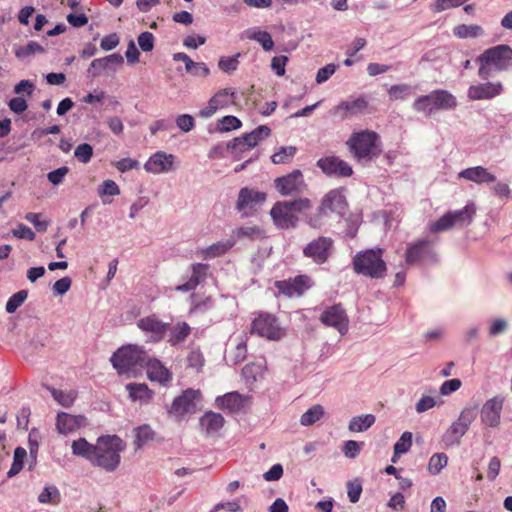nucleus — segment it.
Here are the masks:
<instances>
[{"label": "nucleus", "instance_id": "obj_1", "mask_svg": "<svg viewBox=\"0 0 512 512\" xmlns=\"http://www.w3.org/2000/svg\"><path fill=\"white\" fill-rule=\"evenodd\" d=\"M125 447V443L117 435L101 436L97 439L91 464L107 472H113L120 464V453L125 450Z\"/></svg>", "mask_w": 512, "mask_h": 512}, {"label": "nucleus", "instance_id": "obj_2", "mask_svg": "<svg viewBox=\"0 0 512 512\" xmlns=\"http://www.w3.org/2000/svg\"><path fill=\"white\" fill-rule=\"evenodd\" d=\"M347 207L348 203L343 191L341 189H332L324 195L316 212L313 215L307 216L305 221L310 227L319 229L323 225V218L328 213H334L343 217Z\"/></svg>", "mask_w": 512, "mask_h": 512}, {"label": "nucleus", "instance_id": "obj_3", "mask_svg": "<svg viewBox=\"0 0 512 512\" xmlns=\"http://www.w3.org/2000/svg\"><path fill=\"white\" fill-rule=\"evenodd\" d=\"M347 145L358 161H369L381 153L380 138L374 131H361L353 133Z\"/></svg>", "mask_w": 512, "mask_h": 512}, {"label": "nucleus", "instance_id": "obj_4", "mask_svg": "<svg viewBox=\"0 0 512 512\" xmlns=\"http://www.w3.org/2000/svg\"><path fill=\"white\" fill-rule=\"evenodd\" d=\"M457 106V100L447 90H434L428 95L419 96L413 102V109L417 112L431 115L436 110H450Z\"/></svg>", "mask_w": 512, "mask_h": 512}, {"label": "nucleus", "instance_id": "obj_5", "mask_svg": "<svg viewBox=\"0 0 512 512\" xmlns=\"http://www.w3.org/2000/svg\"><path fill=\"white\" fill-rule=\"evenodd\" d=\"M147 355L142 348L127 345L114 352L110 361L119 374H127L136 367H144Z\"/></svg>", "mask_w": 512, "mask_h": 512}, {"label": "nucleus", "instance_id": "obj_6", "mask_svg": "<svg viewBox=\"0 0 512 512\" xmlns=\"http://www.w3.org/2000/svg\"><path fill=\"white\" fill-rule=\"evenodd\" d=\"M356 273L371 278H382L386 272V264L382 260V250H366L359 252L353 259Z\"/></svg>", "mask_w": 512, "mask_h": 512}, {"label": "nucleus", "instance_id": "obj_7", "mask_svg": "<svg viewBox=\"0 0 512 512\" xmlns=\"http://www.w3.org/2000/svg\"><path fill=\"white\" fill-rule=\"evenodd\" d=\"M334 250V240L331 237L318 236L303 248V255L313 263L322 265L332 257Z\"/></svg>", "mask_w": 512, "mask_h": 512}, {"label": "nucleus", "instance_id": "obj_8", "mask_svg": "<svg viewBox=\"0 0 512 512\" xmlns=\"http://www.w3.org/2000/svg\"><path fill=\"white\" fill-rule=\"evenodd\" d=\"M202 394L200 390L186 389L181 395L176 397L169 409V413L176 416H183L185 414H193L201 405Z\"/></svg>", "mask_w": 512, "mask_h": 512}, {"label": "nucleus", "instance_id": "obj_9", "mask_svg": "<svg viewBox=\"0 0 512 512\" xmlns=\"http://www.w3.org/2000/svg\"><path fill=\"white\" fill-rule=\"evenodd\" d=\"M251 333L269 340H280L285 335L276 317L271 314H260L255 318L252 322Z\"/></svg>", "mask_w": 512, "mask_h": 512}, {"label": "nucleus", "instance_id": "obj_10", "mask_svg": "<svg viewBox=\"0 0 512 512\" xmlns=\"http://www.w3.org/2000/svg\"><path fill=\"white\" fill-rule=\"evenodd\" d=\"M477 61L489 63L495 71L506 70L512 64V49L505 44L494 46L479 55Z\"/></svg>", "mask_w": 512, "mask_h": 512}, {"label": "nucleus", "instance_id": "obj_11", "mask_svg": "<svg viewBox=\"0 0 512 512\" xmlns=\"http://www.w3.org/2000/svg\"><path fill=\"white\" fill-rule=\"evenodd\" d=\"M319 320L323 325L334 328L341 335H345L348 332L349 318L341 304L326 307L321 313Z\"/></svg>", "mask_w": 512, "mask_h": 512}, {"label": "nucleus", "instance_id": "obj_12", "mask_svg": "<svg viewBox=\"0 0 512 512\" xmlns=\"http://www.w3.org/2000/svg\"><path fill=\"white\" fill-rule=\"evenodd\" d=\"M434 242L428 239L419 240L408 246L405 260L408 265L419 262H435L436 253L433 249Z\"/></svg>", "mask_w": 512, "mask_h": 512}, {"label": "nucleus", "instance_id": "obj_13", "mask_svg": "<svg viewBox=\"0 0 512 512\" xmlns=\"http://www.w3.org/2000/svg\"><path fill=\"white\" fill-rule=\"evenodd\" d=\"M274 183L275 188L282 196L301 194L307 187L303 174L298 169L285 176L276 178Z\"/></svg>", "mask_w": 512, "mask_h": 512}, {"label": "nucleus", "instance_id": "obj_14", "mask_svg": "<svg viewBox=\"0 0 512 512\" xmlns=\"http://www.w3.org/2000/svg\"><path fill=\"white\" fill-rule=\"evenodd\" d=\"M236 94V91L232 88H224L219 90L214 96L210 98L208 105L198 112L199 117L205 119L210 118L219 109H223L235 104Z\"/></svg>", "mask_w": 512, "mask_h": 512}, {"label": "nucleus", "instance_id": "obj_15", "mask_svg": "<svg viewBox=\"0 0 512 512\" xmlns=\"http://www.w3.org/2000/svg\"><path fill=\"white\" fill-rule=\"evenodd\" d=\"M367 108L368 100L365 96H359L357 98L341 101L330 110V114L338 117L340 120H345L365 113Z\"/></svg>", "mask_w": 512, "mask_h": 512}, {"label": "nucleus", "instance_id": "obj_16", "mask_svg": "<svg viewBox=\"0 0 512 512\" xmlns=\"http://www.w3.org/2000/svg\"><path fill=\"white\" fill-rule=\"evenodd\" d=\"M271 218L274 224L280 229L295 228L299 217L294 215L286 201H278L270 210Z\"/></svg>", "mask_w": 512, "mask_h": 512}, {"label": "nucleus", "instance_id": "obj_17", "mask_svg": "<svg viewBox=\"0 0 512 512\" xmlns=\"http://www.w3.org/2000/svg\"><path fill=\"white\" fill-rule=\"evenodd\" d=\"M316 165L327 176L349 177L353 174L352 167L336 156L320 158Z\"/></svg>", "mask_w": 512, "mask_h": 512}, {"label": "nucleus", "instance_id": "obj_18", "mask_svg": "<svg viewBox=\"0 0 512 512\" xmlns=\"http://www.w3.org/2000/svg\"><path fill=\"white\" fill-rule=\"evenodd\" d=\"M504 398L495 396L488 399L482 406L480 417L483 424L495 428L500 425L501 412L503 409Z\"/></svg>", "mask_w": 512, "mask_h": 512}, {"label": "nucleus", "instance_id": "obj_19", "mask_svg": "<svg viewBox=\"0 0 512 512\" xmlns=\"http://www.w3.org/2000/svg\"><path fill=\"white\" fill-rule=\"evenodd\" d=\"M275 287L287 297L301 296L311 287V279L307 275H298L293 279L276 281Z\"/></svg>", "mask_w": 512, "mask_h": 512}, {"label": "nucleus", "instance_id": "obj_20", "mask_svg": "<svg viewBox=\"0 0 512 512\" xmlns=\"http://www.w3.org/2000/svg\"><path fill=\"white\" fill-rule=\"evenodd\" d=\"M137 326L139 329H141L143 332L149 335V341L159 342L164 338L165 334L167 333L169 323H164L161 320H159L155 315H151L139 319L137 322Z\"/></svg>", "mask_w": 512, "mask_h": 512}, {"label": "nucleus", "instance_id": "obj_21", "mask_svg": "<svg viewBox=\"0 0 512 512\" xmlns=\"http://www.w3.org/2000/svg\"><path fill=\"white\" fill-rule=\"evenodd\" d=\"M86 417L83 415H72L66 412H59L56 417V429L60 434L67 435L86 426Z\"/></svg>", "mask_w": 512, "mask_h": 512}, {"label": "nucleus", "instance_id": "obj_22", "mask_svg": "<svg viewBox=\"0 0 512 512\" xmlns=\"http://www.w3.org/2000/svg\"><path fill=\"white\" fill-rule=\"evenodd\" d=\"M174 155L165 152H156L145 163L144 168L147 172L159 174L173 169Z\"/></svg>", "mask_w": 512, "mask_h": 512}, {"label": "nucleus", "instance_id": "obj_23", "mask_svg": "<svg viewBox=\"0 0 512 512\" xmlns=\"http://www.w3.org/2000/svg\"><path fill=\"white\" fill-rule=\"evenodd\" d=\"M123 62V56L119 53H113L102 58L94 59L87 69L88 77L97 78L104 70L111 69L112 65L121 66Z\"/></svg>", "mask_w": 512, "mask_h": 512}, {"label": "nucleus", "instance_id": "obj_24", "mask_svg": "<svg viewBox=\"0 0 512 512\" xmlns=\"http://www.w3.org/2000/svg\"><path fill=\"white\" fill-rule=\"evenodd\" d=\"M502 91V84L500 82L497 83H481L476 85H471L468 89V97L471 100H485L491 99L497 95H499Z\"/></svg>", "mask_w": 512, "mask_h": 512}, {"label": "nucleus", "instance_id": "obj_25", "mask_svg": "<svg viewBox=\"0 0 512 512\" xmlns=\"http://www.w3.org/2000/svg\"><path fill=\"white\" fill-rule=\"evenodd\" d=\"M266 200V193L255 191L247 187L242 188L238 195L236 208L242 211L246 208L254 209L256 205L262 204Z\"/></svg>", "mask_w": 512, "mask_h": 512}, {"label": "nucleus", "instance_id": "obj_26", "mask_svg": "<svg viewBox=\"0 0 512 512\" xmlns=\"http://www.w3.org/2000/svg\"><path fill=\"white\" fill-rule=\"evenodd\" d=\"M144 367H146L147 375L152 381L167 384L172 379L169 370L158 359H152L149 355H147V361H145Z\"/></svg>", "mask_w": 512, "mask_h": 512}, {"label": "nucleus", "instance_id": "obj_27", "mask_svg": "<svg viewBox=\"0 0 512 512\" xmlns=\"http://www.w3.org/2000/svg\"><path fill=\"white\" fill-rule=\"evenodd\" d=\"M191 269L192 274L189 280L178 285L176 287L177 291L188 292L196 289V287L206 279L209 265L204 263H194L191 265Z\"/></svg>", "mask_w": 512, "mask_h": 512}, {"label": "nucleus", "instance_id": "obj_28", "mask_svg": "<svg viewBox=\"0 0 512 512\" xmlns=\"http://www.w3.org/2000/svg\"><path fill=\"white\" fill-rule=\"evenodd\" d=\"M224 417L220 413L207 411L199 421L201 430L209 436L215 435L223 427Z\"/></svg>", "mask_w": 512, "mask_h": 512}, {"label": "nucleus", "instance_id": "obj_29", "mask_svg": "<svg viewBox=\"0 0 512 512\" xmlns=\"http://www.w3.org/2000/svg\"><path fill=\"white\" fill-rule=\"evenodd\" d=\"M450 219L452 221L453 228H464L473 221V217L476 213L474 203H468L464 208L460 210L448 211Z\"/></svg>", "mask_w": 512, "mask_h": 512}, {"label": "nucleus", "instance_id": "obj_30", "mask_svg": "<svg viewBox=\"0 0 512 512\" xmlns=\"http://www.w3.org/2000/svg\"><path fill=\"white\" fill-rule=\"evenodd\" d=\"M459 177L477 184L492 183L496 180L495 175L482 166L464 169L459 173Z\"/></svg>", "mask_w": 512, "mask_h": 512}, {"label": "nucleus", "instance_id": "obj_31", "mask_svg": "<svg viewBox=\"0 0 512 512\" xmlns=\"http://www.w3.org/2000/svg\"><path fill=\"white\" fill-rule=\"evenodd\" d=\"M216 405L221 409H227L230 412L239 411L244 405V397L238 392H229L216 398Z\"/></svg>", "mask_w": 512, "mask_h": 512}, {"label": "nucleus", "instance_id": "obj_32", "mask_svg": "<svg viewBox=\"0 0 512 512\" xmlns=\"http://www.w3.org/2000/svg\"><path fill=\"white\" fill-rule=\"evenodd\" d=\"M167 342L171 346H176L186 340L191 333V327L186 322H178L167 329Z\"/></svg>", "mask_w": 512, "mask_h": 512}, {"label": "nucleus", "instance_id": "obj_33", "mask_svg": "<svg viewBox=\"0 0 512 512\" xmlns=\"http://www.w3.org/2000/svg\"><path fill=\"white\" fill-rule=\"evenodd\" d=\"M72 454L80 456L92 463L96 451V444H90L85 438H79L72 442Z\"/></svg>", "mask_w": 512, "mask_h": 512}, {"label": "nucleus", "instance_id": "obj_34", "mask_svg": "<svg viewBox=\"0 0 512 512\" xmlns=\"http://www.w3.org/2000/svg\"><path fill=\"white\" fill-rule=\"evenodd\" d=\"M468 428L459 423L457 420L451 424L443 435V442L447 446L460 444V439L466 434Z\"/></svg>", "mask_w": 512, "mask_h": 512}, {"label": "nucleus", "instance_id": "obj_35", "mask_svg": "<svg viewBox=\"0 0 512 512\" xmlns=\"http://www.w3.org/2000/svg\"><path fill=\"white\" fill-rule=\"evenodd\" d=\"M235 245L234 239L214 243L201 251L204 259H211L223 255Z\"/></svg>", "mask_w": 512, "mask_h": 512}, {"label": "nucleus", "instance_id": "obj_36", "mask_svg": "<svg viewBox=\"0 0 512 512\" xmlns=\"http://www.w3.org/2000/svg\"><path fill=\"white\" fill-rule=\"evenodd\" d=\"M453 34L460 39L478 38L484 35V29L478 24H461L454 27Z\"/></svg>", "mask_w": 512, "mask_h": 512}, {"label": "nucleus", "instance_id": "obj_37", "mask_svg": "<svg viewBox=\"0 0 512 512\" xmlns=\"http://www.w3.org/2000/svg\"><path fill=\"white\" fill-rule=\"evenodd\" d=\"M375 420L376 418L373 414L356 416L350 420L348 429L351 432H364L375 423Z\"/></svg>", "mask_w": 512, "mask_h": 512}, {"label": "nucleus", "instance_id": "obj_38", "mask_svg": "<svg viewBox=\"0 0 512 512\" xmlns=\"http://www.w3.org/2000/svg\"><path fill=\"white\" fill-rule=\"evenodd\" d=\"M264 237V233L262 229L258 226H245L239 227L233 230L231 239H234L235 242L239 239L248 238L250 240L261 239Z\"/></svg>", "mask_w": 512, "mask_h": 512}, {"label": "nucleus", "instance_id": "obj_39", "mask_svg": "<svg viewBox=\"0 0 512 512\" xmlns=\"http://www.w3.org/2000/svg\"><path fill=\"white\" fill-rule=\"evenodd\" d=\"M129 396L132 400L146 402L151 397V391L148 386L143 383H129L126 385Z\"/></svg>", "mask_w": 512, "mask_h": 512}, {"label": "nucleus", "instance_id": "obj_40", "mask_svg": "<svg viewBox=\"0 0 512 512\" xmlns=\"http://www.w3.org/2000/svg\"><path fill=\"white\" fill-rule=\"evenodd\" d=\"M271 134V129L266 125H260L250 133L243 135V139L248 142V146L254 148L258 143L266 139Z\"/></svg>", "mask_w": 512, "mask_h": 512}, {"label": "nucleus", "instance_id": "obj_41", "mask_svg": "<svg viewBox=\"0 0 512 512\" xmlns=\"http://www.w3.org/2000/svg\"><path fill=\"white\" fill-rule=\"evenodd\" d=\"M324 414L325 410L323 406L315 404L302 414L300 423L302 426H311L319 421L324 416Z\"/></svg>", "mask_w": 512, "mask_h": 512}, {"label": "nucleus", "instance_id": "obj_42", "mask_svg": "<svg viewBox=\"0 0 512 512\" xmlns=\"http://www.w3.org/2000/svg\"><path fill=\"white\" fill-rule=\"evenodd\" d=\"M388 97L391 101L406 100L414 94L413 88L408 84L392 85L388 91Z\"/></svg>", "mask_w": 512, "mask_h": 512}, {"label": "nucleus", "instance_id": "obj_43", "mask_svg": "<svg viewBox=\"0 0 512 512\" xmlns=\"http://www.w3.org/2000/svg\"><path fill=\"white\" fill-rule=\"evenodd\" d=\"M55 401L63 407H70L73 405L76 399V393L74 391H63L52 387H46Z\"/></svg>", "mask_w": 512, "mask_h": 512}, {"label": "nucleus", "instance_id": "obj_44", "mask_svg": "<svg viewBox=\"0 0 512 512\" xmlns=\"http://www.w3.org/2000/svg\"><path fill=\"white\" fill-rule=\"evenodd\" d=\"M412 446V433L404 432L398 439V441L394 444V455L392 457V462L397 461V457L408 452L410 447Z\"/></svg>", "mask_w": 512, "mask_h": 512}, {"label": "nucleus", "instance_id": "obj_45", "mask_svg": "<svg viewBox=\"0 0 512 512\" xmlns=\"http://www.w3.org/2000/svg\"><path fill=\"white\" fill-rule=\"evenodd\" d=\"M38 501L42 504L56 505L60 502V492L55 485H47L38 495Z\"/></svg>", "mask_w": 512, "mask_h": 512}, {"label": "nucleus", "instance_id": "obj_46", "mask_svg": "<svg viewBox=\"0 0 512 512\" xmlns=\"http://www.w3.org/2000/svg\"><path fill=\"white\" fill-rule=\"evenodd\" d=\"M226 149L234 155L235 160L241 158L240 154L251 150V146H248V142L241 137H236L233 140L226 143Z\"/></svg>", "mask_w": 512, "mask_h": 512}, {"label": "nucleus", "instance_id": "obj_47", "mask_svg": "<svg viewBox=\"0 0 512 512\" xmlns=\"http://www.w3.org/2000/svg\"><path fill=\"white\" fill-rule=\"evenodd\" d=\"M26 450L22 447H17L14 451L13 463L7 473L8 478L17 475L23 468L24 459L26 458Z\"/></svg>", "mask_w": 512, "mask_h": 512}, {"label": "nucleus", "instance_id": "obj_48", "mask_svg": "<svg viewBox=\"0 0 512 512\" xmlns=\"http://www.w3.org/2000/svg\"><path fill=\"white\" fill-rule=\"evenodd\" d=\"M44 48L36 41H29L26 45L20 46L15 50V55L19 59H26L36 53H43Z\"/></svg>", "mask_w": 512, "mask_h": 512}, {"label": "nucleus", "instance_id": "obj_49", "mask_svg": "<svg viewBox=\"0 0 512 512\" xmlns=\"http://www.w3.org/2000/svg\"><path fill=\"white\" fill-rule=\"evenodd\" d=\"M263 375V367L261 364L249 363L246 364L242 369V376L247 383H253L257 381L259 377Z\"/></svg>", "mask_w": 512, "mask_h": 512}, {"label": "nucleus", "instance_id": "obj_50", "mask_svg": "<svg viewBox=\"0 0 512 512\" xmlns=\"http://www.w3.org/2000/svg\"><path fill=\"white\" fill-rule=\"evenodd\" d=\"M296 150L294 146L281 147L278 152L271 156V160L274 164L288 163L294 157Z\"/></svg>", "mask_w": 512, "mask_h": 512}, {"label": "nucleus", "instance_id": "obj_51", "mask_svg": "<svg viewBox=\"0 0 512 512\" xmlns=\"http://www.w3.org/2000/svg\"><path fill=\"white\" fill-rule=\"evenodd\" d=\"M448 457L444 453H436L429 460L428 470L432 475H437L447 465Z\"/></svg>", "mask_w": 512, "mask_h": 512}, {"label": "nucleus", "instance_id": "obj_52", "mask_svg": "<svg viewBox=\"0 0 512 512\" xmlns=\"http://www.w3.org/2000/svg\"><path fill=\"white\" fill-rule=\"evenodd\" d=\"M28 291L20 290L13 294L6 303V311L8 313H14L27 299Z\"/></svg>", "mask_w": 512, "mask_h": 512}, {"label": "nucleus", "instance_id": "obj_53", "mask_svg": "<svg viewBox=\"0 0 512 512\" xmlns=\"http://www.w3.org/2000/svg\"><path fill=\"white\" fill-rule=\"evenodd\" d=\"M294 215L305 214L312 207V202L308 198H298L286 201Z\"/></svg>", "mask_w": 512, "mask_h": 512}, {"label": "nucleus", "instance_id": "obj_54", "mask_svg": "<svg viewBox=\"0 0 512 512\" xmlns=\"http://www.w3.org/2000/svg\"><path fill=\"white\" fill-rule=\"evenodd\" d=\"M93 156V147L88 143L79 144L74 151V157L81 163L90 162Z\"/></svg>", "mask_w": 512, "mask_h": 512}, {"label": "nucleus", "instance_id": "obj_55", "mask_svg": "<svg viewBox=\"0 0 512 512\" xmlns=\"http://www.w3.org/2000/svg\"><path fill=\"white\" fill-rule=\"evenodd\" d=\"M134 444L137 448H141L146 442L153 438V431L148 425H144L135 429Z\"/></svg>", "mask_w": 512, "mask_h": 512}, {"label": "nucleus", "instance_id": "obj_56", "mask_svg": "<svg viewBox=\"0 0 512 512\" xmlns=\"http://www.w3.org/2000/svg\"><path fill=\"white\" fill-rule=\"evenodd\" d=\"M241 121L232 115L224 116L218 120V130L220 132H228L240 128Z\"/></svg>", "mask_w": 512, "mask_h": 512}, {"label": "nucleus", "instance_id": "obj_57", "mask_svg": "<svg viewBox=\"0 0 512 512\" xmlns=\"http://www.w3.org/2000/svg\"><path fill=\"white\" fill-rule=\"evenodd\" d=\"M477 406H466L461 411L457 421L469 429L472 422L477 417Z\"/></svg>", "mask_w": 512, "mask_h": 512}, {"label": "nucleus", "instance_id": "obj_58", "mask_svg": "<svg viewBox=\"0 0 512 512\" xmlns=\"http://www.w3.org/2000/svg\"><path fill=\"white\" fill-rule=\"evenodd\" d=\"M452 228H453L452 221L450 219L449 213L447 212L442 217H440L438 220L433 222L430 225L429 230L432 233H440V232L450 230Z\"/></svg>", "mask_w": 512, "mask_h": 512}, {"label": "nucleus", "instance_id": "obj_59", "mask_svg": "<svg viewBox=\"0 0 512 512\" xmlns=\"http://www.w3.org/2000/svg\"><path fill=\"white\" fill-rule=\"evenodd\" d=\"M250 39L257 41L265 51L272 50L274 42L271 35L266 31H257L249 36Z\"/></svg>", "mask_w": 512, "mask_h": 512}, {"label": "nucleus", "instance_id": "obj_60", "mask_svg": "<svg viewBox=\"0 0 512 512\" xmlns=\"http://www.w3.org/2000/svg\"><path fill=\"white\" fill-rule=\"evenodd\" d=\"M187 365L199 371L204 365V357L199 348H193L187 356Z\"/></svg>", "mask_w": 512, "mask_h": 512}, {"label": "nucleus", "instance_id": "obj_61", "mask_svg": "<svg viewBox=\"0 0 512 512\" xmlns=\"http://www.w3.org/2000/svg\"><path fill=\"white\" fill-rule=\"evenodd\" d=\"M508 329V322L503 318H496L490 322L488 334L490 337H496L504 334Z\"/></svg>", "mask_w": 512, "mask_h": 512}, {"label": "nucleus", "instance_id": "obj_62", "mask_svg": "<svg viewBox=\"0 0 512 512\" xmlns=\"http://www.w3.org/2000/svg\"><path fill=\"white\" fill-rule=\"evenodd\" d=\"M240 54H237L232 57H221L218 63L219 68L226 73H232L235 71L239 65L238 57Z\"/></svg>", "mask_w": 512, "mask_h": 512}, {"label": "nucleus", "instance_id": "obj_63", "mask_svg": "<svg viewBox=\"0 0 512 512\" xmlns=\"http://www.w3.org/2000/svg\"><path fill=\"white\" fill-rule=\"evenodd\" d=\"M138 44L142 51L150 52L154 48L155 38L151 32H143L137 38Z\"/></svg>", "mask_w": 512, "mask_h": 512}, {"label": "nucleus", "instance_id": "obj_64", "mask_svg": "<svg viewBox=\"0 0 512 512\" xmlns=\"http://www.w3.org/2000/svg\"><path fill=\"white\" fill-rule=\"evenodd\" d=\"M69 168L67 166H62L57 168L47 174V179L53 185H59L64 181L65 176L68 174Z\"/></svg>", "mask_w": 512, "mask_h": 512}]
</instances>
